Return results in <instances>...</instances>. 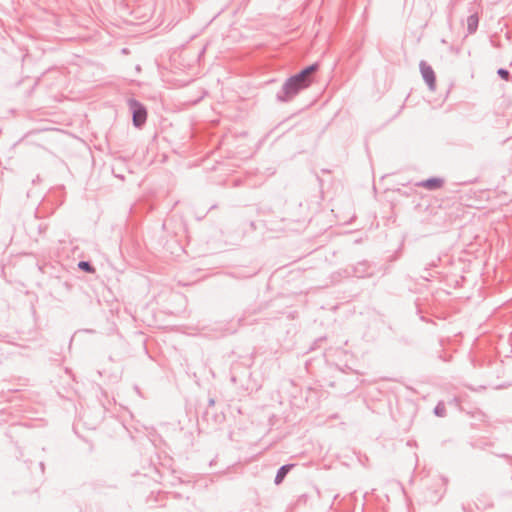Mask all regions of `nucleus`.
<instances>
[{"mask_svg": "<svg viewBox=\"0 0 512 512\" xmlns=\"http://www.w3.org/2000/svg\"><path fill=\"white\" fill-rule=\"evenodd\" d=\"M303 89L305 88L296 81L291 82L290 77L285 81L280 91L277 92L276 98L280 102H288Z\"/></svg>", "mask_w": 512, "mask_h": 512, "instance_id": "obj_1", "label": "nucleus"}, {"mask_svg": "<svg viewBox=\"0 0 512 512\" xmlns=\"http://www.w3.org/2000/svg\"><path fill=\"white\" fill-rule=\"evenodd\" d=\"M129 109L132 112L133 124L135 127H141L147 119V110L145 106L136 99L128 100Z\"/></svg>", "mask_w": 512, "mask_h": 512, "instance_id": "obj_2", "label": "nucleus"}, {"mask_svg": "<svg viewBox=\"0 0 512 512\" xmlns=\"http://www.w3.org/2000/svg\"><path fill=\"white\" fill-rule=\"evenodd\" d=\"M353 275L357 278H366L374 275V267L366 260L359 261L353 266Z\"/></svg>", "mask_w": 512, "mask_h": 512, "instance_id": "obj_3", "label": "nucleus"}, {"mask_svg": "<svg viewBox=\"0 0 512 512\" xmlns=\"http://www.w3.org/2000/svg\"><path fill=\"white\" fill-rule=\"evenodd\" d=\"M419 66L424 81L427 83L431 90H434L436 77L432 67L428 65L425 61H421Z\"/></svg>", "mask_w": 512, "mask_h": 512, "instance_id": "obj_4", "label": "nucleus"}, {"mask_svg": "<svg viewBox=\"0 0 512 512\" xmlns=\"http://www.w3.org/2000/svg\"><path fill=\"white\" fill-rule=\"evenodd\" d=\"M444 180L438 177H431L416 183V186L423 187L428 190H436L443 186Z\"/></svg>", "mask_w": 512, "mask_h": 512, "instance_id": "obj_5", "label": "nucleus"}, {"mask_svg": "<svg viewBox=\"0 0 512 512\" xmlns=\"http://www.w3.org/2000/svg\"><path fill=\"white\" fill-rule=\"evenodd\" d=\"M294 467V464H285V465H282L278 470H277V473H276V476H275V479H274V483L276 485H280L286 475L290 472V470Z\"/></svg>", "mask_w": 512, "mask_h": 512, "instance_id": "obj_6", "label": "nucleus"}, {"mask_svg": "<svg viewBox=\"0 0 512 512\" xmlns=\"http://www.w3.org/2000/svg\"><path fill=\"white\" fill-rule=\"evenodd\" d=\"M296 81L297 83L301 84L302 87L307 88L311 83L312 79L308 78L302 70L298 72L297 74L291 76V82Z\"/></svg>", "mask_w": 512, "mask_h": 512, "instance_id": "obj_7", "label": "nucleus"}, {"mask_svg": "<svg viewBox=\"0 0 512 512\" xmlns=\"http://www.w3.org/2000/svg\"><path fill=\"white\" fill-rule=\"evenodd\" d=\"M478 23H479V17L477 15V13H474V14L470 15L467 18V31H468V33H470V34L475 33L477 28H478Z\"/></svg>", "mask_w": 512, "mask_h": 512, "instance_id": "obj_8", "label": "nucleus"}, {"mask_svg": "<svg viewBox=\"0 0 512 512\" xmlns=\"http://www.w3.org/2000/svg\"><path fill=\"white\" fill-rule=\"evenodd\" d=\"M319 65L317 63H313L304 69H302V72L308 77L312 79V75L318 70Z\"/></svg>", "mask_w": 512, "mask_h": 512, "instance_id": "obj_9", "label": "nucleus"}, {"mask_svg": "<svg viewBox=\"0 0 512 512\" xmlns=\"http://www.w3.org/2000/svg\"><path fill=\"white\" fill-rule=\"evenodd\" d=\"M78 267L79 269H81L82 271H85V272H89V273H92L95 271L94 267L91 265L90 262L88 261H80L78 263Z\"/></svg>", "mask_w": 512, "mask_h": 512, "instance_id": "obj_10", "label": "nucleus"}, {"mask_svg": "<svg viewBox=\"0 0 512 512\" xmlns=\"http://www.w3.org/2000/svg\"><path fill=\"white\" fill-rule=\"evenodd\" d=\"M497 74L498 76L503 79V80H509V77H510V72L507 70V69H504V68H499L497 70Z\"/></svg>", "mask_w": 512, "mask_h": 512, "instance_id": "obj_11", "label": "nucleus"}, {"mask_svg": "<svg viewBox=\"0 0 512 512\" xmlns=\"http://www.w3.org/2000/svg\"><path fill=\"white\" fill-rule=\"evenodd\" d=\"M434 413L437 415V416H444V413H445V408L443 405L441 404H438L435 409H434Z\"/></svg>", "mask_w": 512, "mask_h": 512, "instance_id": "obj_12", "label": "nucleus"}, {"mask_svg": "<svg viewBox=\"0 0 512 512\" xmlns=\"http://www.w3.org/2000/svg\"><path fill=\"white\" fill-rule=\"evenodd\" d=\"M511 480H512V475H511ZM510 491L512 492V487L510 488Z\"/></svg>", "mask_w": 512, "mask_h": 512, "instance_id": "obj_13", "label": "nucleus"}]
</instances>
